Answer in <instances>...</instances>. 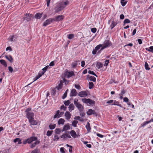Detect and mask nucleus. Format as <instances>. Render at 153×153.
Segmentation results:
<instances>
[{
	"label": "nucleus",
	"instance_id": "nucleus-56",
	"mask_svg": "<svg viewBox=\"0 0 153 153\" xmlns=\"http://www.w3.org/2000/svg\"><path fill=\"white\" fill-rule=\"evenodd\" d=\"M97 29L95 27L92 28L91 29V31L93 33H95L97 31Z\"/></svg>",
	"mask_w": 153,
	"mask_h": 153
},
{
	"label": "nucleus",
	"instance_id": "nucleus-30",
	"mask_svg": "<svg viewBox=\"0 0 153 153\" xmlns=\"http://www.w3.org/2000/svg\"><path fill=\"white\" fill-rule=\"evenodd\" d=\"M103 64L100 62H97L96 64V67L98 68L99 69L102 68L103 66Z\"/></svg>",
	"mask_w": 153,
	"mask_h": 153
},
{
	"label": "nucleus",
	"instance_id": "nucleus-43",
	"mask_svg": "<svg viewBox=\"0 0 153 153\" xmlns=\"http://www.w3.org/2000/svg\"><path fill=\"white\" fill-rule=\"evenodd\" d=\"M53 132V131H47L46 135L47 136L49 137L51 135Z\"/></svg>",
	"mask_w": 153,
	"mask_h": 153
},
{
	"label": "nucleus",
	"instance_id": "nucleus-63",
	"mask_svg": "<svg viewBox=\"0 0 153 153\" xmlns=\"http://www.w3.org/2000/svg\"><path fill=\"white\" fill-rule=\"evenodd\" d=\"M85 114V113L84 112H80V115L82 117H84Z\"/></svg>",
	"mask_w": 153,
	"mask_h": 153
},
{
	"label": "nucleus",
	"instance_id": "nucleus-21",
	"mask_svg": "<svg viewBox=\"0 0 153 153\" xmlns=\"http://www.w3.org/2000/svg\"><path fill=\"white\" fill-rule=\"evenodd\" d=\"M117 24L118 22H117L113 21L112 22L111 24L110 25V27L111 28V29H112Z\"/></svg>",
	"mask_w": 153,
	"mask_h": 153
},
{
	"label": "nucleus",
	"instance_id": "nucleus-20",
	"mask_svg": "<svg viewBox=\"0 0 153 153\" xmlns=\"http://www.w3.org/2000/svg\"><path fill=\"white\" fill-rule=\"evenodd\" d=\"M61 117L60 115V111L59 110H58L55 112V114L53 117V118L55 119L56 118H59Z\"/></svg>",
	"mask_w": 153,
	"mask_h": 153
},
{
	"label": "nucleus",
	"instance_id": "nucleus-61",
	"mask_svg": "<svg viewBox=\"0 0 153 153\" xmlns=\"http://www.w3.org/2000/svg\"><path fill=\"white\" fill-rule=\"evenodd\" d=\"M75 87L78 89H79L81 88L80 86L79 85L76 84L75 85Z\"/></svg>",
	"mask_w": 153,
	"mask_h": 153
},
{
	"label": "nucleus",
	"instance_id": "nucleus-35",
	"mask_svg": "<svg viewBox=\"0 0 153 153\" xmlns=\"http://www.w3.org/2000/svg\"><path fill=\"white\" fill-rule=\"evenodd\" d=\"M48 68H49V67L48 65H47L42 69V70L43 71H40L39 73L44 72V74L45 72L48 69Z\"/></svg>",
	"mask_w": 153,
	"mask_h": 153
},
{
	"label": "nucleus",
	"instance_id": "nucleus-14",
	"mask_svg": "<svg viewBox=\"0 0 153 153\" xmlns=\"http://www.w3.org/2000/svg\"><path fill=\"white\" fill-rule=\"evenodd\" d=\"M87 114L88 115H91L92 114H96V112L95 110L90 109H89L88 111H87Z\"/></svg>",
	"mask_w": 153,
	"mask_h": 153
},
{
	"label": "nucleus",
	"instance_id": "nucleus-3",
	"mask_svg": "<svg viewBox=\"0 0 153 153\" xmlns=\"http://www.w3.org/2000/svg\"><path fill=\"white\" fill-rule=\"evenodd\" d=\"M67 2H63L57 4L54 8V10L55 13L59 12L62 10L64 7V5H66Z\"/></svg>",
	"mask_w": 153,
	"mask_h": 153
},
{
	"label": "nucleus",
	"instance_id": "nucleus-44",
	"mask_svg": "<svg viewBox=\"0 0 153 153\" xmlns=\"http://www.w3.org/2000/svg\"><path fill=\"white\" fill-rule=\"evenodd\" d=\"M39 150L37 148H36L34 150L32 151L31 153H39Z\"/></svg>",
	"mask_w": 153,
	"mask_h": 153
},
{
	"label": "nucleus",
	"instance_id": "nucleus-38",
	"mask_svg": "<svg viewBox=\"0 0 153 153\" xmlns=\"http://www.w3.org/2000/svg\"><path fill=\"white\" fill-rule=\"evenodd\" d=\"M125 0H121V3L123 7L127 3V1H124Z\"/></svg>",
	"mask_w": 153,
	"mask_h": 153
},
{
	"label": "nucleus",
	"instance_id": "nucleus-11",
	"mask_svg": "<svg viewBox=\"0 0 153 153\" xmlns=\"http://www.w3.org/2000/svg\"><path fill=\"white\" fill-rule=\"evenodd\" d=\"M78 95L81 97H84L87 96V93L85 91H81L79 93Z\"/></svg>",
	"mask_w": 153,
	"mask_h": 153
},
{
	"label": "nucleus",
	"instance_id": "nucleus-34",
	"mask_svg": "<svg viewBox=\"0 0 153 153\" xmlns=\"http://www.w3.org/2000/svg\"><path fill=\"white\" fill-rule=\"evenodd\" d=\"M14 142L15 143L18 142V144H20L22 143L21 140L19 138L15 139L14 140Z\"/></svg>",
	"mask_w": 153,
	"mask_h": 153
},
{
	"label": "nucleus",
	"instance_id": "nucleus-46",
	"mask_svg": "<svg viewBox=\"0 0 153 153\" xmlns=\"http://www.w3.org/2000/svg\"><path fill=\"white\" fill-rule=\"evenodd\" d=\"M130 22V21L128 19H125L123 23L124 24L123 25H125L126 23H129Z\"/></svg>",
	"mask_w": 153,
	"mask_h": 153
},
{
	"label": "nucleus",
	"instance_id": "nucleus-31",
	"mask_svg": "<svg viewBox=\"0 0 153 153\" xmlns=\"http://www.w3.org/2000/svg\"><path fill=\"white\" fill-rule=\"evenodd\" d=\"M0 62L5 67H6L7 66V63L3 59L0 60Z\"/></svg>",
	"mask_w": 153,
	"mask_h": 153
},
{
	"label": "nucleus",
	"instance_id": "nucleus-49",
	"mask_svg": "<svg viewBox=\"0 0 153 153\" xmlns=\"http://www.w3.org/2000/svg\"><path fill=\"white\" fill-rule=\"evenodd\" d=\"M77 65V63L76 62H72L71 64V66L73 68H75Z\"/></svg>",
	"mask_w": 153,
	"mask_h": 153
},
{
	"label": "nucleus",
	"instance_id": "nucleus-7",
	"mask_svg": "<svg viewBox=\"0 0 153 153\" xmlns=\"http://www.w3.org/2000/svg\"><path fill=\"white\" fill-rule=\"evenodd\" d=\"M35 142L33 143H31L30 146V147L31 148H33L35 147L36 145H38L40 143V141L39 139H37V140L35 141Z\"/></svg>",
	"mask_w": 153,
	"mask_h": 153
},
{
	"label": "nucleus",
	"instance_id": "nucleus-19",
	"mask_svg": "<svg viewBox=\"0 0 153 153\" xmlns=\"http://www.w3.org/2000/svg\"><path fill=\"white\" fill-rule=\"evenodd\" d=\"M153 122V118L152 119L148 121H146L144 122L143 123L141 124V126L142 127H144L147 124H149L151 122Z\"/></svg>",
	"mask_w": 153,
	"mask_h": 153
},
{
	"label": "nucleus",
	"instance_id": "nucleus-15",
	"mask_svg": "<svg viewBox=\"0 0 153 153\" xmlns=\"http://www.w3.org/2000/svg\"><path fill=\"white\" fill-rule=\"evenodd\" d=\"M87 79L88 80L94 82H95L96 80V79L95 77L93 76H89V75L87 76Z\"/></svg>",
	"mask_w": 153,
	"mask_h": 153
},
{
	"label": "nucleus",
	"instance_id": "nucleus-28",
	"mask_svg": "<svg viewBox=\"0 0 153 153\" xmlns=\"http://www.w3.org/2000/svg\"><path fill=\"white\" fill-rule=\"evenodd\" d=\"M113 100V105H116L121 107H122L121 105L119 104V102L116 101L115 100Z\"/></svg>",
	"mask_w": 153,
	"mask_h": 153
},
{
	"label": "nucleus",
	"instance_id": "nucleus-36",
	"mask_svg": "<svg viewBox=\"0 0 153 153\" xmlns=\"http://www.w3.org/2000/svg\"><path fill=\"white\" fill-rule=\"evenodd\" d=\"M83 143L86 145V146L89 148H91L92 146L91 144H88V142L87 141H83Z\"/></svg>",
	"mask_w": 153,
	"mask_h": 153
},
{
	"label": "nucleus",
	"instance_id": "nucleus-17",
	"mask_svg": "<svg viewBox=\"0 0 153 153\" xmlns=\"http://www.w3.org/2000/svg\"><path fill=\"white\" fill-rule=\"evenodd\" d=\"M44 74V72H41L39 73L38 74V75L34 78V81L33 82H34L39 78L40 77H41Z\"/></svg>",
	"mask_w": 153,
	"mask_h": 153
},
{
	"label": "nucleus",
	"instance_id": "nucleus-59",
	"mask_svg": "<svg viewBox=\"0 0 153 153\" xmlns=\"http://www.w3.org/2000/svg\"><path fill=\"white\" fill-rule=\"evenodd\" d=\"M133 45V44L131 43H130L128 44H126L124 46V47H127L128 46H129L130 47H132Z\"/></svg>",
	"mask_w": 153,
	"mask_h": 153
},
{
	"label": "nucleus",
	"instance_id": "nucleus-58",
	"mask_svg": "<svg viewBox=\"0 0 153 153\" xmlns=\"http://www.w3.org/2000/svg\"><path fill=\"white\" fill-rule=\"evenodd\" d=\"M97 135L98 137L101 138H103L104 137V136L103 135L98 133H97Z\"/></svg>",
	"mask_w": 153,
	"mask_h": 153
},
{
	"label": "nucleus",
	"instance_id": "nucleus-40",
	"mask_svg": "<svg viewBox=\"0 0 153 153\" xmlns=\"http://www.w3.org/2000/svg\"><path fill=\"white\" fill-rule=\"evenodd\" d=\"M57 88L56 87L52 89V94L53 95H55L57 91Z\"/></svg>",
	"mask_w": 153,
	"mask_h": 153
},
{
	"label": "nucleus",
	"instance_id": "nucleus-41",
	"mask_svg": "<svg viewBox=\"0 0 153 153\" xmlns=\"http://www.w3.org/2000/svg\"><path fill=\"white\" fill-rule=\"evenodd\" d=\"M94 86V84L92 82H89V89H92L93 88Z\"/></svg>",
	"mask_w": 153,
	"mask_h": 153
},
{
	"label": "nucleus",
	"instance_id": "nucleus-42",
	"mask_svg": "<svg viewBox=\"0 0 153 153\" xmlns=\"http://www.w3.org/2000/svg\"><path fill=\"white\" fill-rule=\"evenodd\" d=\"M145 69L147 70H149L150 69V68L149 67L148 64L146 62L145 64Z\"/></svg>",
	"mask_w": 153,
	"mask_h": 153
},
{
	"label": "nucleus",
	"instance_id": "nucleus-5",
	"mask_svg": "<svg viewBox=\"0 0 153 153\" xmlns=\"http://www.w3.org/2000/svg\"><path fill=\"white\" fill-rule=\"evenodd\" d=\"M82 101L84 103H86L87 104H89L90 105H91L94 104L95 103L94 101L91 100L90 99L83 98L82 99Z\"/></svg>",
	"mask_w": 153,
	"mask_h": 153
},
{
	"label": "nucleus",
	"instance_id": "nucleus-52",
	"mask_svg": "<svg viewBox=\"0 0 153 153\" xmlns=\"http://www.w3.org/2000/svg\"><path fill=\"white\" fill-rule=\"evenodd\" d=\"M88 73L90 74H92L96 76H97V75L95 74V73L93 71H91V70H89L88 71Z\"/></svg>",
	"mask_w": 153,
	"mask_h": 153
},
{
	"label": "nucleus",
	"instance_id": "nucleus-51",
	"mask_svg": "<svg viewBox=\"0 0 153 153\" xmlns=\"http://www.w3.org/2000/svg\"><path fill=\"white\" fill-rule=\"evenodd\" d=\"M102 45L101 44H100L98 45H97L96 47L95 48V49L97 50L98 51V50H99L101 47H102Z\"/></svg>",
	"mask_w": 153,
	"mask_h": 153
},
{
	"label": "nucleus",
	"instance_id": "nucleus-39",
	"mask_svg": "<svg viewBox=\"0 0 153 153\" xmlns=\"http://www.w3.org/2000/svg\"><path fill=\"white\" fill-rule=\"evenodd\" d=\"M78 122L77 121L74 120L72 123V125L74 127H76V125L78 123Z\"/></svg>",
	"mask_w": 153,
	"mask_h": 153
},
{
	"label": "nucleus",
	"instance_id": "nucleus-53",
	"mask_svg": "<svg viewBox=\"0 0 153 153\" xmlns=\"http://www.w3.org/2000/svg\"><path fill=\"white\" fill-rule=\"evenodd\" d=\"M67 96V90H66L64 94L62 96V99H65Z\"/></svg>",
	"mask_w": 153,
	"mask_h": 153
},
{
	"label": "nucleus",
	"instance_id": "nucleus-2",
	"mask_svg": "<svg viewBox=\"0 0 153 153\" xmlns=\"http://www.w3.org/2000/svg\"><path fill=\"white\" fill-rule=\"evenodd\" d=\"M67 125H65L62 130L59 128H56L55 130V132L56 134H59L61 131H65V134H63L61 137V138L65 139H66V138L67 137Z\"/></svg>",
	"mask_w": 153,
	"mask_h": 153
},
{
	"label": "nucleus",
	"instance_id": "nucleus-32",
	"mask_svg": "<svg viewBox=\"0 0 153 153\" xmlns=\"http://www.w3.org/2000/svg\"><path fill=\"white\" fill-rule=\"evenodd\" d=\"M146 50L149 52H151L153 53V46H150L149 48H146Z\"/></svg>",
	"mask_w": 153,
	"mask_h": 153
},
{
	"label": "nucleus",
	"instance_id": "nucleus-27",
	"mask_svg": "<svg viewBox=\"0 0 153 153\" xmlns=\"http://www.w3.org/2000/svg\"><path fill=\"white\" fill-rule=\"evenodd\" d=\"M69 110L70 111H71L74 110V106L73 104L72 103L70 104L68 107Z\"/></svg>",
	"mask_w": 153,
	"mask_h": 153
},
{
	"label": "nucleus",
	"instance_id": "nucleus-1",
	"mask_svg": "<svg viewBox=\"0 0 153 153\" xmlns=\"http://www.w3.org/2000/svg\"><path fill=\"white\" fill-rule=\"evenodd\" d=\"M67 71H65V74L63 75H62V79L60 80L59 83L56 87L57 88L58 90H59L62 88L63 83H65V84H66V80L65 79L67 77Z\"/></svg>",
	"mask_w": 153,
	"mask_h": 153
},
{
	"label": "nucleus",
	"instance_id": "nucleus-16",
	"mask_svg": "<svg viewBox=\"0 0 153 153\" xmlns=\"http://www.w3.org/2000/svg\"><path fill=\"white\" fill-rule=\"evenodd\" d=\"M77 94V93L76 90L74 89H73L71 91L70 95L71 96H75Z\"/></svg>",
	"mask_w": 153,
	"mask_h": 153
},
{
	"label": "nucleus",
	"instance_id": "nucleus-25",
	"mask_svg": "<svg viewBox=\"0 0 153 153\" xmlns=\"http://www.w3.org/2000/svg\"><path fill=\"white\" fill-rule=\"evenodd\" d=\"M29 122L32 125H36L37 124V122L34 120V118L31 119V120H29Z\"/></svg>",
	"mask_w": 153,
	"mask_h": 153
},
{
	"label": "nucleus",
	"instance_id": "nucleus-57",
	"mask_svg": "<svg viewBox=\"0 0 153 153\" xmlns=\"http://www.w3.org/2000/svg\"><path fill=\"white\" fill-rule=\"evenodd\" d=\"M60 152L61 153H65V148L63 147H61L60 149Z\"/></svg>",
	"mask_w": 153,
	"mask_h": 153
},
{
	"label": "nucleus",
	"instance_id": "nucleus-54",
	"mask_svg": "<svg viewBox=\"0 0 153 153\" xmlns=\"http://www.w3.org/2000/svg\"><path fill=\"white\" fill-rule=\"evenodd\" d=\"M68 147H69V152L71 153L72 152V149L73 148L72 146L68 144Z\"/></svg>",
	"mask_w": 153,
	"mask_h": 153
},
{
	"label": "nucleus",
	"instance_id": "nucleus-60",
	"mask_svg": "<svg viewBox=\"0 0 153 153\" xmlns=\"http://www.w3.org/2000/svg\"><path fill=\"white\" fill-rule=\"evenodd\" d=\"M8 68L9 71L11 73H12V72L13 71V70L11 66H9Z\"/></svg>",
	"mask_w": 153,
	"mask_h": 153
},
{
	"label": "nucleus",
	"instance_id": "nucleus-22",
	"mask_svg": "<svg viewBox=\"0 0 153 153\" xmlns=\"http://www.w3.org/2000/svg\"><path fill=\"white\" fill-rule=\"evenodd\" d=\"M70 134L71 136L74 138H75L76 137L77 134L76 133L74 130H71L70 132Z\"/></svg>",
	"mask_w": 153,
	"mask_h": 153
},
{
	"label": "nucleus",
	"instance_id": "nucleus-10",
	"mask_svg": "<svg viewBox=\"0 0 153 153\" xmlns=\"http://www.w3.org/2000/svg\"><path fill=\"white\" fill-rule=\"evenodd\" d=\"M75 74L74 73V72L73 71H68V79L70 77H74Z\"/></svg>",
	"mask_w": 153,
	"mask_h": 153
},
{
	"label": "nucleus",
	"instance_id": "nucleus-48",
	"mask_svg": "<svg viewBox=\"0 0 153 153\" xmlns=\"http://www.w3.org/2000/svg\"><path fill=\"white\" fill-rule=\"evenodd\" d=\"M126 93V91L124 89H123L121 91V92L120 94H119V96H123V94H124Z\"/></svg>",
	"mask_w": 153,
	"mask_h": 153
},
{
	"label": "nucleus",
	"instance_id": "nucleus-24",
	"mask_svg": "<svg viewBox=\"0 0 153 153\" xmlns=\"http://www.w3.org/2000/svg\"><path fill=\"white\" fill-rule=\"evenodd\" d=\"M30 15L29 14H26L24 19L25 20H26L27 21H30L31 19Z\"/></svg>",
	"mask_w": 153,
	"mask_h": 153
},
{
	"label": "nucleus",
	"instance_id": "nucleus-12",
	"mask_svg": "<svg viewBox=\"0 0 153 153\" xmlns=\"http://www.w3.org/2000/svg\"><path fill=\"white\" fill-rule=\"evenodd\" d=\"M54 21H59L62 20L63 19V16L62 15H59L56 16L54 18H53Z\"/></svg>",
	"mask_w": 153,
	"mask_h": 153
},
{
	"label": "nucleus",
	"instance_id": "nucleus-62",
	"mask_svg": "<svg viewBox=\"0 0 153 153\" xmlns=\"http://www.w3.org/2000/svg\"><path fill=\"white\" fill-rule=\"evenodd\" d=\"M123 101L124 102H128L129 101V100L128 99V98H127L126 97H125L124 98Z\"/></svg>",
	"mask_w": 153,
	"mask_h": 153
},
{
	"label": "nucleus",
	"instance_id": "nucleus-6",
	"mask_svg": "<svg viewBox=\"0 0 153 153\" xmlns=\"http://www.w3.org/2000/svg\"><path fill=\"white\" fill-rule=\"evenodd\" d=\"M53 18H50L46 20L43 23V26L45 27L47 25L50 24L52 22H54Z\"/></svg>",
	"mask_w": 153,
	"mask_h": 153
},
{
	"label": "nucleus",
	"instance_id": "nucleus-47",
	"mask_svg": "<svg viewBox=\"0 0 153 153\" xmlns=\"http://www.w3.org/2000/svg\"><path fill=\"white\" fill-rule=\"evenodd\" d=\"M66 109V106H65L64 105H62L60 108V110L61 111H65Z\"/></svg>",
	"mask_w": 153,
	"mask_h": 153
},
{
	"label": "nucleus",
	"instance_id": "nucleus-13",
	"mask_svg": "<svg viewBox=\"0 0 153 153\" xmlns=\"http://www.w3.org/2000/svg\"><path fill=\"white\" fill-rule=\"evenodd\" d=\"M103 45L106 48H107L111 46L112 45V43L111 41L109 40H108L105 41Z\"/></svg>",
	"mask_w": 153,
	"mask_h": 153
},
{
	"label": "nucleus",
	"instance_id": "nucleus-18",
	"mask_svg": "<svg viewBox=\"0 0 153 153\" xmlns=\"http://www.w3.org/2000/svg\"><path fill=\"white\" fill-rule=\"evenodd\" d=\"M5 57L10 62L12 63L13 61V59L11 55H5Z\"/></svg>",
	"mask_w": 153,
	"mask_h": 153
},
{
	"label": "nucleus",
	"instance_id": "nucleus-50",
	"mask_svg": "<svg viewBox=\"0 0 153 153\" xmlns=\"http://www.w3.org/2000/svg\"><path fill=\"white\" fill-rule=\"evenodd\" d=\"M74 37V35L72 34H69L68 37V38L69 39H71Z\"/></svg>",
	"mask_w": 153,
	"mask_h": 153
},
{
	"label": "nucleus",
	"instance_id": "nucleus-45",
	"mask_svg": "<svg viewBox=\"0 0 153 153\" xmlns=\"http://www.w3.org/2000/svg\"><path fill=\"white\" fill-rule=\"evenodd\" d=\"M59 139L58 136L57 135H55L53 138V140L55 141H58Z\"/></svg>",
	"mask_w": 153,
	"mask_h": 153
},
{
	"label": "nucleus",
	"instance_id": "nucleus-37",
	"mask_svg": "<svg viewBox=\"0 0 153 153\" xmlns=\"http://www.w3.org/2000/svg\"><path fill=\"white\" fill-rule=\"evenodd\" d=\"M113 100H111L107 101L106 103L110 105H113Z\"/></svg>",
	"mask_w": 153,
	"mask_h": 153
},
{
	"label": "nucleus",
	"instance_id": "nucleus-4",
	"mask_svg": "<svg viewBox=\"0 0 153 153\" xmlns=\"http://www.w3.org/2000/svg\"><path fill=\"white\" fill-rule=\"evenodd\" d=\"M78 99L75 100L74 101V103L80 112H83L84 109V107L79 102H78Z\"/></svg>",
	"mask_w": 153,
	"mask_h": 153
},
{
	"label": "nucleus",
	"instance_id": "nucleus-55",
	"mask_svg": "<svg viewBox=\"0 0 153 153\" xmlns=\"http://www.w3.org/2000/svg\"><path fill=\"white\" fill-rule=\"evenodd\" d=\"M109 59L106 60L105 62V64H104V65L105 66H106L107 67L108 66V63L109 62Z\"/></svg>",
	"mask_w": 153,
	"mask_h": 153
},
{
	"label": "nucleus",
	"instance_id": "nucleus-9",
	"mask_svg": "<svg viewBox=\"0 0 153 153\" xmlns=\"http://www.w3.org/2000/svg\"><path fill=\"white\" fill-rule=\"evenodd\" d=\"M38 138L35 136H32L27 138L28 143H31L37 140Z\"/></svg>",
	"mask_w": 153,
	"mask_h": 153
},
{
	"label": "nucleus",
	"instance_id": "nucleus-26",
	"mask_svg": "<svg viewBox=\"0 0 153 153\" xmlns=\"http://www.w3.org/2000/svg\"><path fill=\"white\" fill-rule=\"evenodd\" d=\"M42 14V13H37L35 15V17L37 19H40L41 17Z\"/></svg>",
	"mask_w": 153,
	"mask_h": 153
},
{
	"label": "nucleus",
	"instance_id": "nucleus-33",
	"mask_svg": "<svg viewBox=\"0 0 153 153\" xmlns=\"http://www.w3.org/2000/svg\"><path fill=\"white\" fill-rule=\"evenodd\" d=\"M56 126V124H50L49 126V127L50 129L52 130L54 129Z\"/></svg>",
	"mask_w": 153,
	"mask_h": 153
},
{
	"label": "nucleus",
	"instance_id": "nucleus-64",
	"mask_svg": "<svg viewBox=\"0 0 153 153\" xmlns=\"http://www.w3.org/2000/svg\"><path fill=\"white\" fill-rule=\"evenodd\" d=\"M137 31V30L136 28L134 29L132 33V36H134L136 33Z\"/></svg>",
	"mask_w": 153,
	"mask_h": 153
},
{
	"label": "nucleus",
	"instance_id": "nucleus-29",
	"mask_svg": "<svg viewBox=\"0 0 153 153\" xmlns=\"http://www.w3.org/2000/svg\"><path fill=\"white\" fill-rule=\"evenodd\" d=\"M65 122V120L62 118H60L58 121V123L59 125H63Z\"/></svg>",
	"mask_w": 153,
	"mask_h": 153
},
{
	"label": "nucleus",
	"instance_id": "nucleus-23",
	"mask_svg": "<svg viewBox=\"0 0 153 153\" xmlns=\"http://www.w3.org/2000/svg\"><path fill=\"white\" fill-rule=\"evenodd\" d=\"M85 127L87 130L88 132H91V128L90 126V124L89 122H88L87 124L85 126Z\"/></svg>",
	"mask_w": 153,
	"mask_h": 153
},
{
	"label": "nucleus",
	"instance_id": "nucleus-8",
	"mask_svg": "<svg viewBox=\"0 0 153 153\" xmlns=\"http://www.w3.org/2000/svg\"><path fill=\"white\" fill-rule=\"evenodd\" d=\"M26 116L28 120H31V119L34 118V114L32 112H27V113Z\"/></svg>",
	"mask_w": 153,
	"mask_h": 153
}]
</instances>
